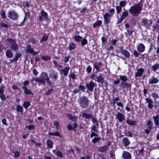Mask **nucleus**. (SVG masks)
I'll return each instance as SVG.
<instances>
[{"label": "nucleus", "instance_id": "nucleus-25", "mask_svg": "<svg viewBox=\"0 0 159 159\" xmlns=\"http://www.w3.org/2000/svg\"><path fill=\"white\" fill-rule=\"evenodd\" d=\"M22 89H24V93L25 94H31L32 95L33 94V93L31 92V91L30 90L28 89L25 86H23L22 88Z\"/></svg>", "mask_w": 159, "mask_h": 159}, {"label": "nucleus", "instance_id": "nucleus-46", "mask_svg": "<svg viewBox=\"0 0 159 159\" xmlns=\"http://www.w3.org/2000/svg\"><path fill=\"white\" fill-rule=\"evenodd\" d=\"M30 16V13L29 12H27L25 13V17L23 21L24 22L26 19H27Z\"/></svg>", "mask_w": 159, "mask_h": 159}, {"label": "nucleus", "instance_id": "nucleus-16", "mask_svg": "<svg viewBox=\"0 0 159 159\" xmlns=\"http://www.w3.org/2000/svg\"><path fill=\"white\" fill-rule=\"evenodd\" d=\"M124 159H130L131 155L129 153L127 152L124 151L122 155Z\"/></svg>", "mask_w": 159, "mask_h": 159}, {"label": "nucleus", "instance_id": "nucleus-8", "mask_svg": "<svg viewBox=\"0 0 159 159\" xmlns=\"http://www.w3.org/2000/svg\"><path fill=\"white\" fill-rule=\"evenodd\" d=\"M116 117L120 122H122L125 120L124 115L119 112L117 113Z\"/></svg>", "mask_w": 159, "mask_h": 159}, {"label": "nucleus", "instance_id": "nucleus-36", "mask_svg": "<svg viewBox=\"0 0 159 159\" xmlns=\"http://www.w3.org/2000/svg\"><path fill=\"white\" fill-rule=\"evenodd\" d=\"M151 96L155 99H157L159 98V95L156 93H151Z\"/></svg>", "mask_w": 159, "mask_h": 159}, {"label": "nucleus", "instance_id": "nucleus-1", "mask_svg": "<svg viewBox=\"0 0 159 159\" xmlns=\"http://www.w3.org/2000/svg\"><path fill=\"white\" fill-rule=\"evenodd\" d=\"M143 5L140 3L135 4L130 7L129 9L130 13L134 16H138L141 13L143 9Z\"/></svg>", "mask_w": 159, "mask_h": 159}, {"label": "nucleus", "instance_id": "nucleus-32", "mask_svg": "<svg viewBox=\"0 0 159 159\" xmlns=\"http://www.w3.org/2000/svg\"><path fill=\"white\" fill-rule=\"evenodd\" d=\"M151 67L153 71H156L159 69V64L158 63H157L152 66Z\"/></svg>", "mask_w": 159, "mask_h": 159}, {"label": "nucleus", "instance_id": "nucleus-29", "mask_svg": "<svg viewBox=\"0 0 159 159\" xmlns=\"http://www.w3.org/2000/svg\"><path fill=\"white\" fill-rule=\"evenodd\" d=\"M16 110L19 113L21 114L23 112V107L19 105H17L16 106Z\"/></svg>", "mask_w": 159, "mask_h": 159}, {"label": "nucleus", "instance_id": "nucleus-64", "mask_svg": "<svg viewBox=\"0 0 159 159\" xmlns=\"http://www.w3.org/2000/svg\"><path fill=\"white\" fill-rule=\"evenodd\" d=\"M20 155L19 152L16 151L14 152V157H18Z\"/></svg>", "mask_w": 159, "mask_h": 159}, {"label": "nucleus", "instance_id": "nucleus-28", "mask_svg": "<svg viewBox=\"0 0 159 159\" xmlns=\"http://www.w3.org/2000/svg\"><path fill=\"white\" fill-rule=\"evenodd\" d=\"M127 123L129 125H135L136 123V121L134 120H130L129 119L126 120Z\"/></svg>", "mask_w": 159, "mask_h": 159}, {"label": "nucleus", "instance_id": "nucleus-27", "mask_svg": "<svg viewBox=\"0 0 159 159\" xmlns=\"http://www.w3.org/2000/svg\"><path fill=\"white\" fill-rule=\"evenodd\" d=\"M121 52L123 55L127 58H129L130 56L129 53L126 50H122L121 51Z\"/></svg>", "mask_w": 159, "mask_h": 159}, {"label": "nucleus", "instance_id": "nucleus-58", "mask_svg": "<svg viewBox=\"0 0 159 159\" xmlns=\"http://www.w3.org/2000/svg\"><path fill=\"white\" fill-rule=\"evenodd\" d=\"M53 63L55 65V66L58 67L59 68H61L62 67V66L61 65L58 64L56 61H53Z\"/></svg>", "mask_w": 159, "mask_h": 159}, {"label": "nucleus", "instance_id": "nucleus-61", "mask_svg": "<svg viewBox=\"0 0 159 159\" xmlns=\"http://www.w3.org/2000/svg\"><path fill=\"white\" fill-rule=\"evenodd\" d=\"M1 15L2 18H6V14L5 12L3 11H2Z\"/></svg>", "mask_w": 159, "mask_h": 159}, {"label": "nucleus", "instance_id": "nucleus-45", "mask_svg": "<svg viewBox=\"0 0 159 159\" xmlns=\"http://www.w3.org/2000/svg\"><path fill=\"white\" fill-rule=\"evenodd\" d=\"M48 38V36L45 35L43 36L42 38L40 41V42L41 43L42 42H45L47 41Z\"/></svg>", "mask_w": 159, "mask_h": 159}, {"label": "nucleus", "instance_id": "nucleus-42", "mask_svg": "<svg viewBox=\"0 0 159 159\" xmlns=\"http://www.w3.org/2000/svg\"><path fill=\"white\" fill-rule=\"evenodd\" d=\"M147 125L149 129L151 130L152 129V122L150 120H148L147 123Z\"/></svg>", "mask_w": 159, "mask_h": 159}, {"label": "nucleus", "instance_id": "nucleus-56", "mask_svg": "<svg viewBox=\"0 0 159 159\" xmlns=\"http://www.w3.org/2000/svg\"><path fill=\"white\" fill-rule=\"evenodd\" d=\"M0 95V98L3 101L5 100L6 99V98L4 94L3 93Z\"/></svg>", "mask_w": 159, "mask_h": 159}, {"label": "nucleus", "instance_id": "nucleus-22", "mask_svg": "<svg viewBox=\"0 0 159 159\" xmlns=\"http://www.w3.org/2000/svg\"><path fill=\"white\" fill-rule=\"evenodd\" d=\"M46 143L48 148H53V142L50 139H48L46 141Z\"/></svg>", "mask_w": 159, "mask_h": 159}, {"label": "nucleus", "instance_id": "nucleus-38", "mask_svg": "<svg viewBox=\"0 0 159 159\" xmlns=\"http://www.w3.org/2000/svg\"><path fill=\"white\" fill-rule=\"evenodd\" d=\"M41 57L43 60L45 61H47L51 60V57L49 56H42Z\"/></svg>", "mask_w": 159, "mask_h": 159}, {"label": "nucleus", "instance_id": "nucleus-3", "mask_svg": "<svg viewBox=\"0 0 159 159\" xmlns=\"http://www.w3.org/2000/svg\"><path fill=\"white\" fill-rule=\"evenodd\" d=\"M89 99L84 96L80 98L78 100V103L81 108H87L89 105Z\"/></svg>", "mask_w": 159, "mask_h": 159}, {"label": "nucleus", "instance_id": "nucleus-34", "mask_svg": "<svg viewBox=\"0 0 159 159\" xmlns=\"http://www.w3.org/2000/svg\"><path fill=\"white\" fill-rule=\"evenodd\" d=\"M128 14L129 13L128 11L127 10H125L122 13L121 17H122L123 19H125L128 16Z\"/></svg>", "mask_w": 159, "mask_h": 159}, {"label": "nucleus", "instance_id": "nucleus-23", "mask_svg": "<svg viewBox=\"0 0 159 159\" xmlns=\"http://www.w3.org/2000/svg\"><path fill=\"white\" fill-rule=\"evenodd\" d=\"M6 55L7 58H11L13 57V53L10 50H8L6 51Z\"/></svg>", "mask_w": 159, "mask_h": 159}, {"label": "nucleus", "instance_id": "nucleus-6", "mask_svg": "<svg viewBox=\"0 0 159 159\" xmlns=\"http://www.w3.org/2000/svg\"><path fill=\"white\" fill-rule=\"evenodd\" d=\"M8 16L10 18L14 20H16L18 17L17 13L14 11L9 12Z\"/></svg>", "mask_w": 159, "mask_h": 159}, {"label": "nucleus", "instance_id": "nucleus-15", "mask_svg": "<svg viewBox=\"0 0 159 159\" xmlns=\"http://www.w3.org/2000/svg\"><path fill=\"white\" fill-rule=\"evenodd\" d=\"M145 100L147 103H148V107L149 109L152 108L153 107V101L150 98H146Z\"/></svg>", "mask_w": 159, "mask_h": 159}, {"label": "nucleus", "instance_id": "nucleus-47", "mask_svg": "<svg viewBox=\"0 0 159 159\" xmlns=\"http://www.w3.org/2000/svg\"><path fill=\"white\" fill-rule=\"evenodd\" d=\"M102 64L100 63H98V64H95L94 65V67L95 68L97 69V70H99V66H101Z\"/></svg>", "mask_w": 159, "mask_h": 159}, {"label": "nucleus", "instance_id": "nucleus-19", "mask_svg": "<svg viewBox=\"0 0 159 159\" xmlns=\"http://www.w3.org/2000/svg\"><path fill=\"white\" fill-rule=\"evenodd\" d=\"M143 71L144 70L143 68L138 69L137 72L135 74V77H141L143 75Z\"/></svg>", "mask_w": 159, "mask_h": 159}, {"label": "nucleus", "instance_id": "nucleus-44", "mask_svg": "<svg viewBox=\"0 0 159 159\" xmlns=\"http://www.w3.org/2000/svg\"><path fill=\"white\" fill-rule=\"evenodd\" d=\"M107 148V146H104L100 147L99 148V150L101 152H104L106 150Z\"/></svg>", "mask_w": 159, "mask_h": 159}, {"label": "nucleus", "instance_id": "nucleus-14", "mask_svg": "<svg viewBox=\"0 0 159 159\" xmlns=\"http://www.w3.org/2000/svg\"><path fill=\"white\" fill-rule=\"evenodd\" d=\"M159 81V80L158 79L154 77H152L149 79V83L150 84H157L158 83Z\"/></svg>", "mask_w": 159, "mask_h": 159}, {"label": "nucleus", "instance_id": "nucleus-4", "mask_svg": "<svg viewBox=\"0 0 159 159\" xmlns=\"http://www.w3.org/2000/svg\"><path fill=\"white\" fill-rule=\"evenodd\" d=\"M38 19L39 21L49 20L48 13L43 10H42L39 16Z\"/></svg>", "mask_w": 159, "mask_h": 159}, {"label": "nucleus", "instance_id": "nucleus-60", "mask_svg": "<svg viewBox=\"0 0 159 159\" xmlns=\"http://www.w3.org/2000/svg\"><path fill=\"white\" fill-rule=\"evenodd\" d=\"M117 105L118 106L121 107L122 108L124 107L123 104L121 102H119L118 103H117Z\"/></svg>", "mask_w": 159, "mask_h": 159}, {"label": "nucleus", "instance_id": "nucleus-20", "mask_svg": "<svg viewBox=\"0 0 159 159\" xmlns=\"http://www.w3.org/2000/svg\"><path fill=\"white\" fill-rule=\"evenodd\" d=\"M22 54L21 53L16 52V55L15 56L13 59L11 60V62H13L16 61L20 58Z\"/></svg>", "mask_w": 159, "mask_h": 159}, {"label": "nucleus", "instance_id": "nucleus-12", "mask_svg": "<svg viewBox=\"0 0 159 159\" xmlns=\"http://www.w3.org/2000/svg\"><path fill=\"white\" fill-rule=\"evenodd\" d=\"M70 69V68L69 67H66L64 69H61L60 70L61 74L62 73L65 76L67 75L68 72Z\"/></svg>", "mask_w": 159, "mask_h": 159}, {"label": "nucleus", "instance_id": "nucleus-43", "mask_svg": "<svg viewBox=\"0 0 159 159\" xmlns=\"http://www.w3.org/2000/svg\"><path fill=\"white\" fill-rule=\"evenodd\" d=\"M81 41V45L82 46H84L85 45H86V44H87L88 43V41L87 40L84 38L83 39H82V40Z\"/></svg>", "mask_w": 159, "mask_h": 159}, {"label": "nucleus", "instance_id": "nucleus-49", "mask_svg": "<svg viewBox=\"0 0 159 159\" xmlns=\"http://www.w3.org/2000/svg\"><path fill=\"white\" fill-rule=\"evenodd\" d=\"M101 139V138H98V137H95L92 140V142L93 143H95L96 142L98 141L99 140Z\"/></svg>", "mask_w": 159, "mask_h": 159}, {"label": "nucleus", "instance_id": "nucleus-9", "mask_svg": "<svg viewBox=\"0 0 159 159\" xmlns=\"http://www.w3.org/2000/svg\"><path fill=\"white\" fill-rule=\"evenodd\" d=\"M26 52L30 54H32L33 55H35L38 54V52H35L34 51L33 49L31 48L30 45H29L27 47L26 49Z\"/></svg>", "mask_w": 159, "mask_h": 159}, {"label": "nucleus", "instance_id": "nucleus-13", "mask_svg": "<svg viewBox=\"0 0 159 159\" xmlns=\"http://www.w3.org/2000/svg\"><path fill=\"white\" fill-rule=\"evenodd\" d=\"M145 47L142 43H140L137 46V50L138 52L142 53L145 50Z\"/></svg>", "mask_w": 159, "mask_h": 159}, {"label": "nucleus", "instance_id": "nucleus-50", "mask_svg": "<svg viewBox=\"0 0 159 159\" xmlns=\"http://www.w3.org/2000/svg\"><path fill=\"white\" fill-rule=\"evenodd\" d=\"M120 100V99L117 97L114 98L113 99V103L114 104H117V103H118L119 101Z\"/></svg>", "mask_w": 159, "mask_h": 159}, {"label": "nucleus", "instance_id": "nucleus-21", "mask_svg": "<svg viewBox=\"0 0 159 159\" xmlns=\"http://www.w3.org/2000/svg\"><path fill=\"white\" fill-rule=\"evenodd\" d=\"M96 81L98 83H103L104 81L103 75L102 74H99V76L97 77Z\"/></svg>", "mask_w": 159, "mask_h": 159}, {"label": "nucleus", "instance_id": "nucleus-63", "mask_svg": "<svg viewBox=\"0 0 159 159\" xmlns=\"http://www.w3.org/2000/svg\"><path fill=\"white\" fill-rule=\"evenodd\" d=\"M27 128L29 130H33L34 127L33 125H31L28 126Z\"/></svg>", "mask_w": 159, "mask_h": 159}, {"label": "nucleus", "instance_id": "nucleus-54", "mask_svg": "<svg viewBox=\"0 0 159 159\" xmlns=\"http://www.w3.org/2000/svg\"><path fill=\"white\" fill-rule=\"evenodd\" d=\"M92 70V67L90 66H88L87 68V71L89 73H90Z\"/></svg>", "mask_w": 159, "mask_h": 159}, {"label": "nucleus", "instance_id": "nucleus-35", "mask_svg": "<svg viewBox=\"0 0 159 159\" xmlns=\"http://www.w3.org/2000/svg\"><path fill=\"white\" fill-rule=\"evenodd\" d=\"M76 47L75 45L73 43H70L69 44V48L70 50H72L75 48Z\"/></svg>", "mask_w": 159, "mask_h": 159}, {"label": "nucleus", "instance_id": "nucleus-41", "mask_svg": "<svg viewBox=\"0 0 159 159\" xmlns=\"http://www.w3.org/2000/svg\"><path fill=\"white\" fill-rule=\"evenodd\" d=\"M122 7L121 6H116V10L117 11V14H119L120 13L122 10Z\"/></svg>", "mask_w": 159, "mask_h": 159}, {"label": "nucleus", "instance_id": "nucleus-51", "mask_svg": "<svg viewBox=\"0 0 159 159\" xmlns=\"http://www.w3.org/2000/svg\"><path fill=\"white\" fill-rule=\"evenodd\" d=\"M56 155L58 157H62V154L61 152L60 151H58L56 153Z\"/></svg>", "mask_w": 159, "mask_h": 159}, {"label": "nucleus", "instance_id": "nucleus-10", "mask_svg": "<svg viewBox=\"0 0 159 159\" xmlns=\"http://www.w3.org/2000/svg\"><path fill=\"white\" fill-rule=\"evenodd\" d=\"M96 84L92 81H90L89 84H86V87L90 91L93 90V88L95 86Z\"/></svg>", "mask_w": 159, "mask_h": 159}, {"label": "nucleus", "instance_id": "nucleus-24", "mask_svg": "<svg viewBox=\"0 0 159 159\" xmlns=\"http://www.w3.org/2000/svg\"><path fill=\"white\" fill-rule=\"evenodd\" d=\"M122 143L125 146H127L129 145L130 144L128 139L127 138H124L122 140Z\"/></svg>", "mask_w": 159, "mask_h": 159}, {"label": "nucleus", "instance_id": "nucleus-18", "mask_svg": "<svg viewBox=\"0 0 159 159\" xmlns=\"http://www.w3.org/2000/svg\"><path fill=\"white\" fill-rule=\"evenodd\" d=\"M120 86L123 88H126L128 89L130 87L131 84L130 83H126V82H122Z\"/></svg>", "mask_w": 159, "mask_h": 159}, {"label": "nucleus", "instance_id": "nucleus-2", "mask_svg": "<svg viewBox=\"0 0 159 159\" xmlns=\"http://www.w3.org/2000/svg\"><path fill=\"white\" fill-rule=\"evenodd\" d=\"M32 81H34L38 83H41L43 84H45L46 81L47 83L51 84L52 82L50 80L49 77L48 76L47 74L44 72H43L40 75V77L39 78H34L32 79Z\"/></svg>", "mask_w": 159, "mask_h": 159}, {"label": "nucleus", "instance_id": "nucleus-37", "mask_svg": "<svg viewBox=\"0 0 159 159\" xmlns=\"http://www.w3.org/2000/svg\"><path fill=\"white\" fill-rule=\"evenodd\" d=\"M74 38L75 41L77 42H81L82 39V38L80 35L75 36Z\"/></svg>", "mask_w": 159, "mask_h": 159}, {"label": "nucleus", "instance_id": "nucleus-52", "mask_svg": "<svg viewBox=\"0 0 159 159\" xmlns=\"http://www.w3.org/2000/svg\"><path fill=\"white\" fill-rule=\"evenodd\" d=\"M53 125L56 126V128L58 129L59 127V124L58 122L57 121H55L54 122Z\"/></svg>", "mask_w": 159, "mask_h": 159}, {"label": "nucleus", "instance_id": "nucleus-53", "mask_svg": "<svg viewBox=\"0 0 159 159\" xmlns=\"http://www.w3.org/2000/svg\"><path fill=\"white\" fill-rule=\"evenodd\" d=\"M133 54L135 57H137L139 56L140 54L137 51L134 50L133 52Z\"/></svg>", "mask_w": 159, "mask_h": 159}, {"label": "nucleus", "instance_id": "nucleus-17", "mask_svg": "<svg viewBox=\"0 0 159 159\" xmlns=\"http://www.w3.org/2000/svg\"><path fill=\"white\" fill-rule=\"evenodd\" d=\"M154 123L157 126L159 125V115L153 116Z\"/></svg>", "mask_w": 159, "mask_h": 159}, {"label": "nucleus", "instance_id": "nucleus-62", "mask_svg": "<svg viewBox=\"0 0 159 159\" xmlns=\"http://www.w3.org/2000/svg\"><path fill=\"white\" fill-rule=\"evenodd\" d=\"M91 78L92 80H94L96 81L97 79L96 76L94 74H93L92 75Z\"/></svg>", "mask_w": 159, "mask_h": 159}, {"label": "nucleus", "instance_id": "nucleus-5", "mask_svg": "<svg viewBox=\"0 0 159 159\" xmlns=\"http://www.w3.org/2000/svg\"><path fill=\"white\" fill-rule=\"evenodd\" d=\"M7 42H9V44L11 45V48L13 51L16 50L18 48V45L16 43L15 40L11 39H7Z\"/></svg>", "mask_w": 159, "mask_h": 159}, {"label": "nucleus", "instance_id": "nucleus-57", "mask_svg": "<svg viewBox=\"0 0 159 159\" xmlns=\"http://www.w3.org/2000/svg\"><path fill=\"white\" fill-rule=\"evenodd\" d=\"M53 91V89H51L48 90V91L46 93V94L47 95H48Z\"/></svg>", "mask_w": 159, "mask_h": 159}, {"label": "nucleus", "instance_id": "nucleus-7", "mask_svg": "<svg viewBox=\"0 0 159 159\" xmlns=\"http://www.w3.org/2000/svg\"><path fill=\"white\" fill-rule=\"evenodd\" d=\"M141 24L145 27H148L152 25V21L151 20H148L146 18H144L142 19Z\"/></svg>", "mask_w": 159, "mask_h": 159}, {"label": "nucleus", "instance_id": "nucleus-30", "mask_svg": "<svg viewBox=\"0 0 159 159\" xmlns=\"http://www.w3.org/2000/svg\"><path fill=\"white\" fill-rule=\"evenodd\" d=\"M102 21L100 20H98L93 25V28H95L96 27L99 26L102 24Z\"/></svg>", "mask_w": 159, "mask_h": 159}, {"label": "nucleus", "instance_id": "nucleus-31", "mask_svg": "<svg viewBox=\"0 0 159 159\" xmlns=\"http://www.w3.org/2000/svg\"><path fill=\"white\" fill-rule=\"evenodd\" d=\"M119 77L120 79L122 82H126L128 80L127 77L124 75H120V76Z\"/></svg>", "mask_w": 159, "mask_h": 159}, {"label": "nucleus", "instance_id": "nucleus-11", "mask_svg": "<svg viewBox=\"0 0 159 159\" xmlns=\"http://www.w3.org/2000/svg\"><path fill=\"white\" fill-rule=\"evenodd\" d=\"M111 15V14H109L108 13H106L103 15L104 21L106 24L109 23Z\"/></svg>", "mask_w": 159, "mask_h": 159}, {"label": "nucleus", "instance_id": "nucleus-55", "mask_svg": "<svg viewBox=\"0 0 159 159\" xmlns=\"http://www.w3.org/2000/svg\"><path fill=\"white\" fill-rule=\"evenodd\" d=\"M5 87L4 86H1L0 88V95L3 93L4 89Z\"/></svg>", "mask_w": 159, "mask_h": 159}, {"label": "nucleus", "instance_id": "nucleus-33", "mask_svg": "<svg viewBox=\"0 0 159 159\" xmlns=\"http://www.w3.org/2000/svg\"><path fill=\"white\" fill-rule=\"evenodd\" d=\"M82 116L83 117L85 118L86 119H90L92 117L91 115L90 114H87L85 113H84L82 115Z\"/></svg>", "mask_w": 159, "mask_h": 159}, {"label": "nucleus", "instance_id": "nucleus-59", "mask_svg": "<svg viewBox=\"0 0 159 159\" xmlns=\"http://www.w3.org/2000/svg\"><path fill=\"white\" fill-rule=\"evenodd\" d=\"M98 136V135L97 134L94 133V132H92L91 133V134L90 135V137L91 138H92L94 136Z\"/></svg>", "mask_w": 159, "mask_h": 159}, {"label": "nucleus", "instance_id": "nucleus-40", "mask_svg": "<svg viewBox=\"0 0 159 159\" xmlns=\"http://www.w3.org/2000/svg\"><path fill=\"white\" fill-rule=\"evenodd\" d=\"M67 117L69 119L72 120H76L77 119V117L76 116H72L68 114L67 115Z\"/></svg>", "mask_w": 159, "mask_h": 159}, {"label": "nucleus", "instance_id": "nucleus-39", "mask_svg": "<svg viewBox=\"0 0 159 159\" xmlns=\"http://www.w3.org/2000/svg\"><path fill=\"white\" fill-rule=\"evenodd\" d=\"M30 105V102L28 101L25 102L23 104V107L25 109H27Z\"/></svg>", "mask_w": 159, "mask_h": 159}, {"label": "nucleus", "instance_id": "nucleus-48", "mask_svg": "<svg viewBox=\"0 0 159 159\" xmlns=\"http://www.w3.org/2000/svg\"><path fill=\"white\" fill-rule=\"evenodd\" d=\"M126 4V2L125 1H122L120 2L119 5L122 8L124 7Z\"/></svg>", "mask_w": 159, "mask_h": 159}, {"label": "nucleus", "instance_id": "nucleus-26", "mask_svg": "<svg viewBox=\"0 0 159 159\" xmlns=\"http://www.w3.org/2000/svg\"><path fill=\"white\" fill-rule=\"evenodd\" d=\"M57 75L58 74L57 72L53 73L51 75L50 77L52 79L53 81H55L57 80Z\"/></svg>", "mask_w": 159, "mask_h": 159}]
</instances>
